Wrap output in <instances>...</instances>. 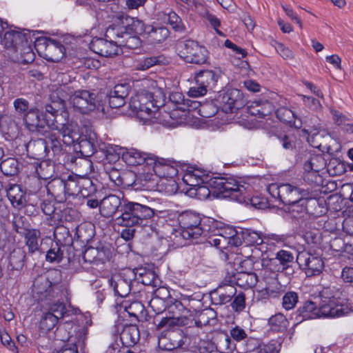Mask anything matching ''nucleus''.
I'll return each instance as SVG.
<instances>
[{
  "mask_svg": "<svg viewBox=\"0 0 353 353\" xmlns=\"http://www.w3.org/2000/svg\"><path fill=\"white\" fill-rule=\"evenodd\" d=\"M219 78V74L210 70H202L195 74V81L197 85H202L210 89L215 86Z\"/></svg>",
  "mask_w": 353,
  "mask_h": 353,
  "instance_id": "nucleus-37",
  "label": "nucleus"
},
{
  "mask_svg": "<svg viewBox=\"0 0 353 353\" xmlns=\"http://www.w3.org/2000/svg\"><path fill=\"white\" fill-rule=\"evenodd\" d=\"M139 339L140 332L135 325H125L120 334V340L125 347H134Z\"/></svg>",
  "mask_w": 353,
  "mask_h": 353,
  "instance_id": "nucleus-34",
  "label": "nucleus"
},
{
  "mask_svg": "<svg viewBox=\"0 0 353 353\" xmlns=\"http://www.w3.org/2000/svg\"><path fill=\"white\" fill-rule=\"evenodd\" d=\"M328 132L319 123L310 126V146L318 149L321 152H330V146L327 145Z\"/></svg>",
  "mask_w": 353,
  "mask_h": 353,
  "instance_id": "nucleus-21",
  "label": "nucleus"
},
{
  "mask_svg": "<svg viewBox=\"0 0 353 353\" xmlns=\"http://www.w3.org/2000/svg\"><path fill=\"white\" fill-rule=\"evenodd\" d=\"M70 100L73 108L82 114H88L97 108L95 94L85 90L75 91Z\"/></svg>",
  "mask_w": 353,
  "mask_h": 353,
  "instance_id": "nucleus-14",
  "label": "nucleus"
},
{
  "mask_svg": "<svg viewBox=\"0 0 353 353\" xmlns=\"http://www.w3.org/2000/svg\"><path fill=\"white\" fill-rule=\"evenodd\" d=\"M263 269L261 272V276L266 283V290H273L274 288L278 289L280 285L278 281L279 270H276L274 266L268 264V260L263 259L262 263Z\"/></svg>",
  "mask_w": 353,
  "mask_h": 353,
  "instance_id": "nucleus-29",
  "label": "nucleus"
},
{
  "mask_svg": "<svg viewBox=\"0 0 353 353\" xmlns=\"http://www.w3.org/2000/svg\"><path fill=\"white\" fill-rule=\"evenodd\" d=\"M276 114L277 118L281 121L288 123L290 125L294 123L296 128H299V126L295 124L294 114L289 108L285 107H281L276 110Z\"/></svg>",
  "mask_w": 353,
  "mask_h": 353,
  "instance_id": "nucleus-62",
  "label": "nucleus"
},
{
  "mask_svg": "<svg viewBox=\"0 0 353 353\" xmlns=\"http://www.w3.org/2000/svg\"><path fill=\"white\" fill-rule=\"evenodd\" d=\"M97 248L98 263H105L111 259L113 248L110 245H101Z\"/></svg>",
  "mask_w": 353,
  "mask_h": 353,
  "instance_id": "nucleus-64",
  "label": "nucleus"
},
{
  "mask_svg": "<svg viewBox=\"0 0 353 353\" xmlns=\"http://www.w3.org/2000/svg\"><path fill=\"white\" fill-rule=\"evenodd\" d=\"M63 248L58 244H52L50 250L47 252L46 259L50 263H59L63 258Z\"/></svg>",
  "mask_w": 353,
  "mask_h": 353,
  "instance_id": "nucleus-58",
  "label": "nucleus"
},
{
  "mask_svg": "<svg viewBox=\"0 0 353 353\" xmlns=\"http://www.w3.org/2000/svg\"><path fill=\"white\" fill-rule=\"evenodd\" d=\"M66 114V112H64V115L59 114L53 119H46V120L50 128L58 131L62 135L63 143L70 145L74 141L75 133L73 131L72 124L68 123Z\"/></svg>",
  "mask_w": 353,
  "mask_h": 353,
  "instance_id": "nucleus-15",
  "label": "nucleus"
},
{
  "mask_svg": "<svg viewBox=\"0 0 353 353\" xmlns=\"http://www.w3.org/2000/svg\"><path fill=\"white\" fill-rule=\"evenodd\" d=\"M25 257L26 254L24 251L20 249L14 250L10 254L9 263L13 269L19 270L22 268L24 265Z\"/></svg>",
  "mask_w": 353,
  "mask_h": 353,
  "instance_id": "nucleus-61",
  "label": "nucleus"
},
{
  "mask_svg": "<svg viewBox=\"0 0 353 353\" xmlns=\"http://www.w3.org/2000/svg\"><path fill=\"white\" fill-rule=\"evenodd\" d=\"M125 310L129 316L135 317L139 321H147V312L141 301H133L128 306L125 305Z\"/></svg>",
  "mask_w": 353,
  "mask_h": 353,
  "instance_id": "nucleus-48",
  "label": "nucleus"
},
{
  "mask_svg": "<svg viewBox=\"0 0 353 353\" xmlns=\"http://www.w3.org/2000/svg\"><path fill=\"white\" fill-rule=\"evenodd\" d=\"M78 145L79 153L81 156L85 157V159L81 158L80 161H82L85 166L88 170H90L92 163L88 158L92 156L97 151V145L94 138L92 137H89V138H82L79 141Z\"/></svg>",
  "mask_w": 353,
  "mask_h": 353,
  "instance_id": "nucleus-32",
  "label": "nucleus"
},
{
  "mask_svg": "<svg viewBox=\"0 0 353 353\" xmlns=\"http://www.w3.org/2000/svg\"><path fill=\"white\" fill-rule=\"evenodd\" d=\"M219 101L222 110L228 114L233 113L245 104L242 92L236 88L228 89L219 96Z\"/></svg>",
  "mask_w": 353,
  "mask_h": 353,
  "instance_id": "nucleus-12",
  "label": "nucleus"
},
{
  "mask_svg": "<svg viewBox=\"0 0 353 353\" xmlns=\"http://www.w3.org/2000/svg\"><path fill=\"white\" fill-rule=\"evenodd\" d=\"M310 289V296L314 300H310V319L325 317H339L344 315L345 312L342 305L336 303L334 296H325L327 290H322L321 285Z\"/></svg>",
  "mask_w": 353,
  "mask_h": 353,
  "instance_id": "nucleus-3",
  "label": "nucleus"
},
{
  "mask_svg": "<svg viewBox=\"0 0 353 353\" xmlns=\"http://www.w3.org/2000/svg\"><path fill=\"white\" fill-rule=\"evenodd\" d=\"M292 254L285 250H280L276 253L275 258L268 260V264L274 266L276 270L283 272L288 265V263L293 261Z\"/></svg>",
  "mask_w": 353,
  "mask_h": 353,
  "instance_id": "nucleus-42",
  "label": "nucleus"
},
{
  "mask_svg": "<svg viewBox=\"0 0 353 353\" xmlns=\"http://www.w3.org/2000/svg\"><path fill=\"white\" fill-rule=\"evenodd\" d=\"M79 194L83 197H90L97 192V186L90 178L81 176Z\"/></svg>",
  "mask_w": 353,
  "mask_h": 353,
  "instance_id": "nucleus-57",
  "label": "nucleus"
},
{
  "mask_svg": "<svg viewBox=\"0 0 353 353\" xmlns=\"http://www.w3.org/2000/svg\"><path fill=\"white\" fill-rule=\"evenodd\" d=\"M1 172L8 176L17 175L19 172V162L14 158H8L0 164Z\"/></svg>",
  "mask_w": 353,
  "mask_h": 353,
  "instance_id": "nucleus-52",
  "label": "nucleus"
},
{
  "mask_svg": "<svg viewBox=\"0 0 353 353\" xmlns=\"http://www.w3.org/2000/svg\"><path fill=\"white\" fill-rule=\"evenodd\" d=\"M134 180L130 183V187L136 191H156L159 190V177L152 172H143L138 174H130Z\"/></svg>",
  "mask_w": 353,
  "mask_h": 353,
  "instance_id": "nucleus-18",
  "label": "nucleus"
},
{
  "mask_svg": "<svg viewBox=\"0 0 353 353\" xmlns=\"http://www.w3.org/2000/svg\"><path fill=\"white\" fill-rule=\"evenodd\" d=\"M249 185L242 184L235 179V185L232 188L230 198L240 203L250 205L256 209H265L268 206L266 199L259 196H250Z\"/></svg>",
  "mask_w": 353,
  "mask_h": 353,
  "instance_id": "nucleus-11",
  "label": "nucleus"
},
{
  "mask_svg": "<svg viewBox=\"0 0 353 353\" xmlns=\"http://www.w3.org/2000/svg\"><path fill=\"white\" fill-rule=\"evenodd\" d=\"M54 237L55 243L63 247L72 245L73 238L70 232L69 228L63 225H59L54 230Z\"/></svg>",
  "mask_w": 353,
  "mask_h": 353,
  "instance_id": "nucleus-43",
  "label": "nucleus"
},
{
  "mask_svg": "<svg viewBox=\"0 0 353 353\" xmlns=\"http://www.w3.org/2000/svg\"><path fill=\"white\" fill-rule=\"evenodd\" d=\"M268 324L270 330L275 332H283L287 330L289 322L285 316L281 313H277L270 317Z\"/></svg>",
  "mask_w": 353,
  "mask_h": 353,
  "instance_id": "nucleus-46",
  "label": "nucleus"
},
{
  "mask_svg": "<svg viewBox=\"0 0 353 353\" xmlns=\"http://www.w3.org/2000/svg\"><path fill=\"white\" fill-rule=\"evenodd\" d=\"M325 179L320 172H310V192L317 193V194H327L326 190H323L325 188Z\"/></svg>",
  "mask_w": 353,
  "mask_h": 353,
  "instance_id": "nucleus-53",
  "label": "nucleus"
},
{
  "mask_svg": "<svg viewBox=\"0 0 353 353\" xmlns=\"http://www.w3.org/2000/svg\"><path fill=\"white\" fill-rule=\"evenodd\" d=\"M142 30L140 35L147 38L151 43H161L169 37L170 31L165 26L145 25L142 21Z\"/></svg>",
  "mask_w": 353,
  "mask_h": 353,
  "instance_id": "nucleus-24",
  "label": "nucleus"
},
{
  "mask_svg": "<svg viewBox=\"0 0 353 353\" xmlns=\"http://www.w3.org/2000/svg\"><path fill=\"white\" fill-rule=\"evenodd\" d=\"M236 285L244 288L255 286L258 281L257 275L252 272H241L234 275Z\"/></svg>",
  "mask_w": 353,
  "mask_h": 353,
  "instance_id": "nucleus-45",
  "label": "nucleus"
},
{
  "mask_svg": "<svg viewBox=\"0 0 353 353\" xmlns=\"http://www.w3.org/2000/svg\"><path fill=\"white\" fill-rule=\"evenodd\" d=\"M185 336L181 330L172 332L168 334V337L161 339L159 344H162V348L171 351L174 349L181 347L184 344Z\"/></svg>",
  "mask_w": 353,
  "mask_h": 353,
  "instance_id": "nucleus-35",
  "label": "nucleus"
},
{
  "mask_svg": "<svg viewBox=\"0 0 353 353\" xmlns=\"http://www.w3.org/2000/svg\"><path fill=\"white\" fill-rule=\"evenodd\" d=\"M35 344L40 353H50L53 347V339L46 332H42L37 338Z\"/></svg>",
  "mask_w": 353,
  "mask_h": 353,
  "instance_id": "nucleus-55",
  "label": "nucleus"
},
{
  "mask_svg": "<svg viewBox=\"0 0 353 353\" xmlns=\"http://www.w3.org/2000/svg\"><path fill=\"white\" fill-rule=\"evenodd\" d=\"M90 49L104 57H112L119 54V46L117 45V41L106 37H94L90 43Z\"/></svg>",
  "mask_w": 353,
  "mask_h": 353,
  "instance_id": "nucleus-20",
  "label": "nucleus"
},
{
  "mask_svg": "<svg viewBox=\"0 0 353 353\" xmlns=\"http://www.w3.org/2000/svg\"><path fill=\"white\" fill-rule=\"evenodd\" d=\"M125 273L115 274L109 280L114 295L121 298L126 297L130 294L132 285V279L125 278Z\"/></svg>",
  "mask_w": 353,
  "mask_h": 353,
  "instance_id": "nucleus-25",
  "label": "nucleus"
},
{
  "mask_svg": "<svg viewBox=\"0 0 353 353\" xmlns=\"http://www.w3.org/2000/svg\"><path fill=\"white\" fill-rule=\"evenodd\" d=\"M181 228V235L185 239H198L206 236L210 230V225L205 223L199 214L186 212L179 217Z\"/></svg>",
  "mask_w": 353,
  "mask_h": 353,
  "instance_id": "nucleus-6",
  "label": "nucleus"
},
{
  "mask_svg": "<svg viewBox=\"0 0 353 353\" xmlns=\"http://www.w3.org/2000/svg\"><path fill=\"white\" fill-rule=\"evenodd\" d=\"M154 215L155 210L149 206L125 199L123 200V208L115 221L117 225L125 228L121 231V236L129 241L134 237L135 228L148 225Z\"/></svg>",
  "mask_w": 353,
  "mask_h": 353,
  "instance_id": "nucleus-2",
  "label": "nucleus"
},
{
  "mask_svg": "<svg viewBox=\"0 0 353 353\" xmlns=\"http://www.w3.org/2000/svg\"><path fill=\"white\" fill-rule=\"evenodd\" d=\"M131 90L130 82L123 81L116 84L106 94L109 106L111 108H119L124 105Z\"/></svg>",
  "mask_w": 353,
  "mask_h": 353,
  "instance_id": "nucleus-19",
  "label": "nucleus"
},
{
  "mask_svg": "<svg viewBox=\"0 0 353 353\" xmlns=\"http://www.w3.org/2000/svg\"><path fill=\"white\" fill-rule=\"evenodd\" d=\"M154 323L157 326V328L160 330L163 327H172L174 326H181V323H183V321L180 319H176V318H172L170 316L161 317L159 319L158 317H155L154 320Z\"/></svg>",
  "mask_w": 353,
  "mask_h": 353,
  "instance_id": "nucleus-60",
  "label": "nucleus"
},
{
  "mask_svg": "<svg viewBox=\"0 0 353 353\" xmlns=\"http://www.w3.org/2000/svg\"><path fill=\"white\" fill-rule=\"evenodd\" d=\"M1 43L5 48L17 51L20 46L28 43V37L26 33L18 30H9L5 32Z\"/></svg>",
  "mask_w": 353,
  "mask_h": 353,
  "instance_id": "nucleus-28",
  "label": "nucleus"
},
{
  "mask_svg": "<svg viewBox=\"0 0 353 353\" xmlns=\"http://www.w3.org/2000/svg\"><path fill=\"white\" fill-rule=\"evenodd\" d=\"M272 105L268 101H254L250 107L251 114L257 116L259 118H264L272 113Z\"/></svg>",
  "mask_w": 353,
  "mask_h": 353,
  "instance_id": "nucleus-44",
  "label": "nucleus"
},
{
  "mask_svg": "<svg viewBox=\"0 0 353 353\" xmlns=\"http://www.w3.org/2000/svg\"><path fill=\"white\" fill-rule=\"evenodd\" d=\"M321 242V232L319 230H310V277L321 275L325 268Z\"/></svg>",
  "mask_w": 353,
  "mask_h": 353,
  "instance_id": "nucleus-10",
  "label": "nucleus"
},
{
  "mask_svg": "<svg viewBox=\"0 0 353 353\" xmlns=\"http://www.w3.org/2000/svg\"><path fill=\"white\" fill-rule=\"evenodd\" d=\"M210 177L205 173V171L199 169L188 170L183 177V182L193 188L203 184Z\"/></svg>",
  "mask_w": 353,
  "mask_h": 353,
  "instance_id": "nucleus-38",
  "label": "nucleus"
},
{
  "mask_svg": "<svg viewBox=\"0 0 353 353\" xmlns=\"http://www.w3.org/2000/svg\"><path fill=\"white\" fill-rule=\"evenodd\" d=\"M165 94L163 90L157 86L156 81H151L148 90H142L130 99L129 106L137 114L145 113L150 115L152 108H159L164 104Z\"/></svg>",
  "mask_w": 353,
  "mask_h": 353,
  "instance_id": "nucleus-4",
  "label": "nucleus"
},
{
  "mask_svg": "<svg viewBox=\"0 0 353 353\" xmlns=\"http://www.w3.org/2000/svg\"><path fill=\"white\" fill-rule=\"evenodd\" d=\"M166 304V310L168 311L170 316L172 318L179 319L183 321L181 326L188 325V316H192L190 308L186 307V306L181 301L172 297H169L168 299L164 301L163 299L157 296L152 299L149 302V305L153 309L157 314H160L163 310L161 308H155V305L160 303Z\"/></svg>",
  "mask_w": 353,
  "mask_h": 353,
  "instance_id": "nucleus-9",
  "label": "nucleus"
},
{
  "mask_svg": "<svg viewBox=\"0 0 353 353\" xmlns=\"http://www.w3.org/2000/svg\"><path fill=\"white\" fill-rule=\"evenodd\" d=\"M55 167L54 162L43 161L35 166V170L40 179L47 180L54 175Z\"/></svg>",
  "mask_w": 353,
  "mask_h": 353,
  "instance_id": "nucleus-50",
  "label": "nucleus"
},
{
  "mask_svg": "<svg viewBox=\"0 0 353 353\" xmlns=\"http://www.w3.org/2000/svg\"><path fill=\"white\" fill-rule=\"evenodd\" d=\"M308 198H303L299 196V197L295 199L294 203L289 205V210L294 214V216L299 218L304 217L305 215H307L308 213Z\"/></svg>",
  "mask_w": 353,
  "mask_h": 353,
  "instance_id": "nucleus-47",
  "label": "nucleus"
},
{
  "mask_svg": "<svg viewBox=\"0 0 353 353\" xmlns=\"http://www.w3.org/2000/svg\"><path fill=\"white\" fill-rule=\"evenodd\" d=\"M179 56L189 63L201 65L208 63L209 52L205 47L199 45L193 40H185L178 43L176 47Z\"/></svg>",
  "mask_w": 353,
  "mask_h": 353,
  "instance_id": "nucleus-8",
  "label": "nucleus"
},
{
  "mask_svg": "<svg viewBox=\"0 0 353 353\" xmlns=\"http://www.w3.org/2000/svg\"><path fill=\"white\" fill-rule=\"evenodd\" d=\"M142 21L129 16L122 17L119 22L114 23L108 26L105 33V37L117 41L119 46L123 43V39L128 35V32L141 33L142 30Z\"/></svg>",
  "mask_w": 353,
  "mask_h": 353,
  "instance_id": "nucleus-7",
  "label": "nucleus"
},
{
  "mask_svg": "<svg viewBox=\"0 0 353 353\" xmlns=\"http://www.w3.org/2000/svg\"><path fill=\"white\" fill-rule=\"evenodd\" d=\"M216 232L223 239H225L228 246L238 248L242 245L239 239L240 232L232 226H226L216 230Z\"/></svg>",
  "mask_w": 353,
  "mask_h": 353,
  "instance_id": "nucleus-39",
  "label": "nucleus"
},
{
  "mask_svg": "<svg viewBox=\"0 0 353 353\" xmlns=\"http://www.w3.org/2000/svg\"><path fill=\"white\" fill-rule=\"evenodd\" d=\"M62 288L60 283L52 282L47 276H39L34 281L33 290L37 294L39 301L43 306L46 305L48 307V310L43 312L39 323V328L42 332L52 330L60 319L71 314L65 304L59 301Z\"/></svg>",
  "mask_w": 353,
  "mask_h": 353,
  "instance_id": "nucleus-1",
  "label": "nucleus"
},
{
  "mask_svg": "<svg viewBox=\"0 0 353 353\" xmlns=\"http://www.w3.org/2000/svg\"><path fill=\"white\" fill-rule=\"evenodd\" d=\"M269 191L273 197L279 199L285 205L294 203L295 199L301 194L298 188L289 183L272 184L269 187Z\"/></svg>",
  "mask_w": 353,
  "mask_h": 353,
  "instance_id": "nucleus-17",
  "label": "nucleus"
},
{
  "mask_svg": "<svg viewBox=\"0 0 353 353\" xmlns=\"http://www.w3.org/2000/svg\"><path fill=\"white\" fill-rule=\"evenodd\" d=\"M26 244L28 248L29 252L34 253L39 250V239L41 236V232L37 229H30L25 234Z\"/></svg>",
  "mask_w": 353,
  "mask_h": 353,
  "instance_id": "nucleus-51",
  "label": "nucleus"
},
{
  "mask_svg": "<svg viewBox=\"0 0 353 353\" xmlns=\"http://www.w3.org/2000/svg\"><path fill=\"white\" fill-rule=\"evenodd\" d=\"M152 163V170L160 180V178H172L177 174V169L170 165L168 159H157L156 157H150L149 159Z\"/></svg>",
  "mask_w": 353,
  "mask_h": 353,
  "instance_id": "nucleus-26",
  "label": "nucleus"
},
{
  "mask_svg": "<svg viewBox=\"0 0 353 353\" xmlns=\"http://www.w3.org/2000/svg\"><path fill=\"white\" fill-rule=\"evenodd\" d=\"M94 226L91 223H82L76 228L75 237L82 243H89L94 237Z\"/></svg>",
  "mask_w": 353,
  "mask_h": 353,
  "instance_id": "nucleus-41",
  "label": "nucleus"
},
{
  "mask_svg": "<svg viewBox=\"0 0 353 353\" xmlns=\"http://www.w3.org/2000/svg\"><path fill=\"white\" fill-rule=\"evenodd\" d=\"M324 153L315 154L310 150V172H320L325 168L327 160Z\"/></svg>",
  "mask_w": 353,
  "mask_h": 353,
  "instance_id": "nucleus-54",
  "label": "nucleus"
},
{
  "mask_svg": "<svg viewBox=\"0 0 353 353\" xmlns=\"http://www.w3.org/2000/svg\"><path fill=\"white\" fill-rule=\"evenodd\" d=\"M123 200L114 194H110L104 197L100 202L101 214L108 218L113 216L117 213H120L123 208Z\"/></svg>",
  "mask_w": 353,
  "mask_h": 353,
  "instance_id": "nucleus-23",
  "label": "nucleus"
},
{
  "mask_svg": "<svg viewBox=\"0 0 353 353\" xmlns=\"http://www.w3.org/2000/svg\"><path fill=\"white\" fill-rule=\"evenodd\" d=\"M235 185V179L232 176L211 177L203 184L193 188L195 196L200 200H205L212 194L217 197L230 198L232 188Z\"/></svg>",
  "mask_w": 353,
  "mask_h": 353,
  "instance_id": "nucleus-5",
  "label": "nucleus"
},
{
  "mask_svg": "<svg viewBox=\"0 0 353 353\" xmlns=\"http://www.w3.org/2000/svg\"><path fill=\"white\" fill-rule=\"evenodd\" d=\"M150 157H153V156L135 149H132L123 155V158L130 165H138L144 163L151 165L152 163L149 161Z\"/></svg>",
  "mask_w": 353,
  "mask_h": 353,
  "instance_id": "nucleus-36",
  "label": "nucleus"
},
{
  "mask_svg": "<svg viewBox=\"0 0 353 353\" xmlns=\"http://www.w3.org/2000/svg\"><path fill=\"white\" fill-rule=\"evenodd\" d=\"M43 41L46 46V59L48 60L58 62L64 57L65 48L60 41L50 38H46Z\"/></svg>",
  "mask_w": 353,
  "mask_h": 353,
  "instance_id": "nucleus-31",
  "label": "nucleus"
},
{
  "mask_svg": "<svg viewBox=\"0 0 353 353\" xmlns=\"http://www.w3.org/2000/svg\"><path fill=\"white\" fill-rule=\"evenodd\" d=\"M81 176L71 174L68 175L66 179H64L67 196H74L79 194V192H81L80 183Z\"/></svg>",
  "mask_w": 353,
  "mask_h": 353,
  "instance_id": "nucleus-49",
  "label": "nucleus"
},
{
  "mask_svg": "<svg viewBox=\"0 0 353 353\" xmlns=\"http://www.w3.org/2000/svg\"><path fill=\"white\" fill-rule=\"evenodd\" d=\"M41 114L34 108H30L23 116L26 128L29 132L36 134H43L46 132V121L41 119Z\"/></svg>",
  "mask_w": 353,
  "mask_h": 353,
  "instance_id": "nucleus-22",
  "label": "nucleus"
},
{
  "mask_svg": "<svg viewBox=\"0 0 353 353\" xmlns=\"http://www.w3.org/2000/svg\"><path fill=\"white\" fill-rule=\"evenodd\" d=\"M6 196L11 205L17 210H21L27 205H36L37 201H32L27 190L21 185L10 183L7 190Z\"/></svg>",
  "mask_w": 353,
  "mask_h": 353,
  "instance_id": "nucleus-13",
  "label": "nucleus"
},
{
  "mask_svg": "<svg viewBox=\"0 0 353 353\" xmlns=\"http://www.w3.org/2000/svg\"><path fill=\"white\" fill-rule=\"evenodd\" d=\"M12 229L19 234L23 235L30 229L27 219L21 214L14 215L12 221Z\"/></svg>",
  "mask_w": 353,
  "mask_h": 353,
  "instance_id": "nucleus-59",
  "label": "nucleus"
},
{
  "mask_svg": "<svg viewBox=\"0 0 353 353\" xmlns=\"http://www.w3.org/2000/svg\"><path fill=\"white\" fill-rule=\"evenodd\" d=\"M327 194L310 192V219L323 216L328 211Z\"/></svg>",
  "mask_w": 353,
  "mask_h": 353,
  "instance_id": "nucleus-30",
  "label": "nucleus"
},
{
  "mask_svg": "<svg viewBox=\"0 0 353 353\" xmlns=\"http://www.w3.org/2000/svg\"><path fill=\"white\" fill-rule=\"evenodd\" d=\"M239 239L242 242V245H240L241 248H239V254L247 258L242 263L243 265L249 264L252 265L254 258L251 255L247 254L246 251L248 250L249 246H255V249H256V246L263 244V240L258 232L250 230H241Z\"/></svg>",
  "mask_w": 353,
  "mask_h": 353,
  "instance_id": "nucleus-16",
  "label": "nucleus"
},
{
  "mask_svg": "<svg viewBox=\"0 0 353 353\" xmlns=\"http://www.w3.org/2000/svg\"><path fill=\"white\" fill-rule=\"evenodd\" d=\"M45 143L43 139L30 141L26 145L28 152L37 159L45 158L48 156Z\"/></svg>",
  "mask_w": 353,
  "mask_h": 353,
  "instance_id": "nucleus-40",
  "label": "nucleus"
},
{
  "mask_svg": "<svg viewBox=\"0 0 353 353\" xmlns=\"http://www.w3.org/2000/svg\"><path fill=\"white\" fill-rule=\"evenodd\" d=\"M135 32H128V35L123 39V43H121L119 46H122L128 49L136 50L139 49L141 46V40Z\"/></svg>",
  "mask_w": 353,
  "mask_h": 353,
  "instance_id": "nucleus-63",
  "label": "nucleus"
},
{
  "mask_svg": "<svg viewBox=\"0 0 353 353\" xmlns=\"http://www.w3.org/2000/svg\"><path fill=\"white\" fill-rule=\"evenodd\" d=\"M48 194L51 195L58 203H63L67 199L64 178L55 177L51 179L46 185Z\"/></svg>",
  "mask_w": 353,
  "mask_h": 353,
  "instance_id": "nucleus-27",
  "label": "nucleus"
},
{
  "mask_svg": "<svg viewBox=\"0 0 353 353\" xmlns=\"http://www.w3.org/2000/svg\"><path fill=\"white\" fill-rule=\"evenodd\" d=\"M168 62L166 57L163 55L152 56L145 57L139 63V69L146 70L156 65H163Z\"/></svg>",
  "mask_w": 353,
  "mask_h": 353,
  "instance_id": "nucleus-56",
  "label": "nucleus"
},
{
  "mask_svg": "<svg viewBox=\"0 0 353 353\" xmlns=\"http://www.w3.org/2000/svg\"><path fill=\"white\" fill-rule=\"evenodd\" d=\"M46 142L47 151L48 154L52 152L53 156L63 155V148L61 142L59 135L54 132H44L43 134Z\"/></svg>",
  "mask_w": 353,
  "mask_h": 353,
  "instance_id": "nucleus-33",
  "label": "nucleus"
}]
</instances>
